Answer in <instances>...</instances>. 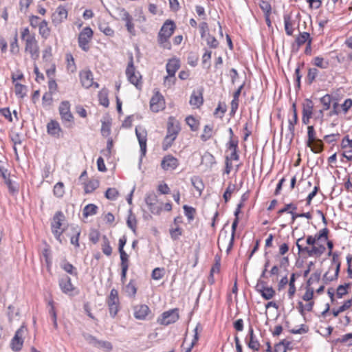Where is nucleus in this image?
I'll return each instance as SVG.
<instances>
[{
  "instance_id": "obj_3",
  "label": "nucleus",
  "mask_w": 352,
  "mask_h": 352,
  "mask_svg": "<svg viewBox=\"0 0 352 352\" xmlns=\"http://www.w3.org/2000/svg\"><path fill=\"white\" fill-rule=\"evenodd\" d=\"M303 238H300L296 241V246L299 253H306L309 256L320 257L326 250L323 244L317 243L311 247L303 246L301 242Z\"/></svg>"
},
{
  "instance_id": "obj_11",
  "label": "nucleus",
  "mask_w": 352,
  "mask_h": 352,
  "mask_svg": "<svg viewBox=\"0 0 352 352\" xmlns=\"http://www.w3.org/2000/svg\"><path fill=\"white\" fill-rule=\"evenodd\" d=\"M25 328L21 326L15 332L14 336L11 340L10 346L14 351H19L23 344V335L25 332Z\"/></svg>"
},
{
  "instance_id": "obj_24",
  "label": "nucleus",
  "mask_w": 352,
  "mask_h": 352,
  "mask_svg": "<svg viewBox=\"0 0 352 352\" xmlns=\"http://www.w3.org/2000/svg\"><path fill=\"white\" fill-rule=\"evenodd\" d=\"M179 66L180 65L178 60H170L168 63L166 64V72L168 74L172 76H175V72L179 68Z\"/></svg>"
},
{
  "instance_id": "obj_31",
  "label": "nucleus",
  "mask_w": 352,
  "mask_h": 352,
  "mask_svg": "<svg viewBox=\"0 0 352 352\" xmlns=\"http://www.w3.org/2000/svg\"><path fill=\"white\" fill-rule=\"evenodd\" d=\"M71 229L73 231V235L70 237L71 243L76 247H78V239L80 233V230L77 226H72Z\"/></svg>"
},
{
  "instance_id": "obj_60",
  "label": "nucleus",
  "mask_w": 352,
  "mask_h": 352,
  "mask_svg": "<svg viewBox=\"0 0 352 352\" xmlns=\"http://www.w3.org/2000/svg\"><path fill=\"white\" fill-rule=\"evenodd\" d=\"M111 132V125L109 122H103L102 123L101 133L103 136H108Z\"/></svg>"
},
{
  "instance_id": "obj_13",
  "label": "nucleus",
  "mask_w": 352,
  "mask_h": 352,
  "mask_svg": "<svg viewBox=\"0 0 352 352\" xmlns=\"http://www.w3.org/2000/svg\"><path fill=\"white\" fill-rule=\"evenodd\" d=\"M177 309H170L164 311L158 319V322L163 325H168L175 322L179 318Z\"/></svg>"
},
{
  "instance_id": "obj_47",
  "label": "nucleus",
  "mask_w": 352,
  "mask_h": 352,
  "mask_svg": "<svg viewBox=\"0 0 352 352\" xmlns=\"http://www.w3.org/2000/svg\"><path fill=\"white\" fill-rule=\"evenodd\" d=\"M99 186V182L97 180L90 181L85 186V192L91 193Z\"/></svg>"
},
{
  "instance_id": "obj_16",
  "label": "nucleus",
  "mask_w": 352,
  "mask_h": 352,
  "mask_svg": "<svg viewBox=\"0 0 352 352\" xmlns=\"http://www.w3.org/2000/svg\"><path fill=\"white\" fill-rule=\"evenodd\" d=\"M59 113L63 121L72 122L74 117L70 111V104L68 101H63L58 108Z\"/></svg>"
},
{
  "instance_id": "obj_26",
  "label": "nucleus",
  "mask_w": 352,
  "mask_h": 352,
  "mask_svg": "<svg viewBox=\"0 0 352 352\" xmlns=\"http://www.w3.org/2000/svg\"><path fill=\"white\" fill-rule=\"evenodd\" d=\"M314 104L311 100L307 99L302 104V116L312 117Z\"/></svg>"
},
{
  "instance_id": "obj_61",
  "label": "nucleus",
  "mask_w": 352,
  "mask_h": 352,
  "mask_svg": "<svg viewBox=\"0 0 352 352\" xmlns=\"http://www.w3.org/2000/svg\"><path fill=\"white\" fill-rule=\"evenodd\" d=\"M120 254L121 266L129 267V256L124 250L119 251Z\"/></svg>"
},
{
  "instance_id": "obj_14",
  "label": "nucleus",
  "mask_w": 352,
  "mask_h": 352,
  "mask_svg": "<svg viewBox=\"0 0 352 352\" xmlns=\"http://www.w3.org/2000/svg\"><path fill=\"white\" fill-rule=\"evenodd\" d=\"M150 107L152 111L159 112L165 108V102L163 96L157 92L151 99Z\"/></svg>"
},
{
  "instance_id": "obj_52",
  "label": "nucleus",
  "mask_w": 352,
  "mask_h": 352,
  "mask_svg": "<svg viewBox=\"0 0 352 352\" xmlns=\"http://www.w3.org/2000/svg\"><path fill=\"white\" fill-rule=\"evenodd\" d=\"M118 196V191L115 188H109L106 190L105 197L110 200H115Z\"/></svg>"
},
{
  "instance_id": "obj_36",
  "label": "nucleus",
  "mask_w": 352,
  "mask_h": 352,
  "mask_svg": "<svg viewBox=\"0 0 352 352\" xmlns=\"http://www.w3.org/2000/svg\"><path fill=\"white\" fill-rule=\"evenodd\" d=\"M328 232L329 230L327 228H323L319 231V232L316 233L314 237L316 243H319L320 241L324 240L326 241L328 239Z\"/></svg>"
},
{
  "instance_id": "obj_1",
  "label": "nucleus",
  "mask_w": 352,
  "mask_h": 352,
  "mask_svg": "<svg viewBox=\"0 0 352 352\" xmlns=\"http://www.w3.org/2000/svg\"><path fill=\"white\" fill-rule=\"evenodd\" d=\"M179 131L180 126L179 122L174 118L170 117L168 121L167 134L163 142L162 147L164 150H167L172 146Z\"/></svg>"
},
{
  "instance_id": "obj_23",
  "label": "nucleus",
  "mask_w": 352,
  "mask_h": 352,
  "mask_svg": "<svg viewBox=\"0 0 352 352\" xmlns=\"http://www.w3.org/2000/svg\"><path fill=\"white\" fill-rule=\"evenodd\" d=\"M306 42L308 43L309 48L310 49V45L311 43V38L310 37V34L307 32L300 33L299 35L296 38V43L297 44L298 47L305 44Z\"/></svg>"
},
{
  "instance_id": "obj_33",
  "label": "nucleus",
  "mask_w": 352,
  "mask_h": 352,
  "mask_svg": "<svg viewBox=\"0 0 352 352\" xmlns=\"http://www.w3.org/2000/svg\"><path fill=\"white\" fill-rule=\"evenodd\" d=\"M118 302V292L116 289H113L111 290L109 298H108V304L109 306H114L116 305Z\"/></svg>"
},
{
  "instance_id": "obj_49",
  "label": "nucleus",
  "mask_w": 352,
  "mask_h": 352,
  "mask_svg": "<svg viewBox=\"0 0 352 352\" xmlns=\"http://www.w3.org/2000/svg\"><path fill=\"white\" fill-rule=\"evenodd\" d=\"M307 145H309L313 141H316V131L314 130V126H308L307 127Z\"/></svg>"
},
{
  "instance_id": "obj_57",
  "label": "nucleus",
  "mask_w": 352,
  "mask_h": 352,
  "mask_svg": "<svg viewBox=\"0 0 352 352\" xmlns=\"http://www.w3.org/2000/svg\"><path fill=\"white\" fill-rule=\"evenodd\" d=\"M99 100L100 103L104 107L109 106V100L107 95V93L104 91H102L99 93Z\"/></svg>"
},
{
  "instance_id": "obj_29",
  "label": "nucleus",
  "mask_w": 352,
  "mask_h": 352,
  "mask_svg": "<svg viewBox=\"0 0 352 352\" xmlns=\"http://www.w3.org/2000/svg\"><path fill=\"white\" fill-rule=\"evenodd\" d=\"M60 267L65 271L67 273L73 275L77 276L78 272L76 267H74L71 263H68L66 261H63L60 264Z\"/></svg>"
},
{
  "instance_id": "obj_62",
  "label": "nucleus",
  "mask_w": 352,
  "mask_h": 352,
  "mask_svg": "<svg viewBox=\"0 0 352 352\" xmlns=\"http://www.w3.org/2000/svg\"><path fill=\"white\" fill-rule=\"evenodd\" d=\"M182 230L179 227L170 230V236L173 240H177L182 235Z\"/></svg>"
},
{
  "instance_id": "obj_17",
  "label": "nucleus",
  "mask_w": 352,
  "mask_h": 352,
  "mask_svg": "<svg viewBox=\"0 0 352 352\" xmlns=\"http://www.w3.org/2000/svg\"><path fill=\"white\" fill-rule=\"evenodd\" d=\"M80 79L82 85L86 89H88L93 85H94L96 87H98V84L94 82L93 74L89 70H84L80 72Z\"/></svg>"
},
{
  "instance_id": "obj_32",
  "label": "nucleus",
  "mask_w": 352,
  "mask_h": 352,
  "mask_svg": "<svg viewBox=\"0 0 352 352\" xmlns=\"http://www.w3.org/2000/svg\"><path fill=\"white\" fill-rule=\"evenodd\" d=\"M98 210V207L94 204H88L83 209V216L87 217L89 216H92L96 214Z\"/></svg>"
},
{
  "instance_id": "obj_30",
  "label": "nucleus",
  "mask_w": 352,
  "mask_h": 352,
  "mask_svg": "<svg viewBox=\"0 0 352 352\" xmlns=\"http://www.w3.org/2000/svg\"><path fill=\"white\" fill-rule=\"evenodd\" d=\"M191 182L192 186L199 192V195H200L204 188V185L201 179L199 177L195 176L191 178Z\"/></svg>"
},
{
  "instance_id": "obj_55",
  "label": "nucleus",
  "mask_w": 352,
  "mask_h": 352,
  "mask_svg": "<svg viewBox=\"0 0 352 352\" xmlns=\"http://www.w3.org/2000/svg\"><path fill=\"white\" fill-rule=\"evenodd\" d=\"M183 208L184 210V214L187 217V218L190 220L193 219L195 213V209L187 205H184L183 206Z\"/></svg>"
},
{
  "instance_id": "obj_50",
  "label": "nucleus",
  "mask_w": 352,
  "mask_h": 352,
  "mask_svg": "<svg viewBox=\"0 0 352 352\" xmlns=\"http://www.w3.org/2000/svg\"><path fill=\"white\" fill-rule=\"evenodd\" d=\"M262 296L266 300L272 298L274 294V291L272 287H263L260 289Z\"/></svg>"
},
{
  "instance_id": "obj_27",
  "label": "nucleus",
  "mask_w": 352,
  "mask_h": 352,
  "mask_svg": "<svg viewBox=\"0 0 352 352\" xmlns=\"http://www.w3.org/2000/svg\"><path fill=\"white\" fill-rule=\"evenodd\" d=\"M197 340H198V336H197V328H196L195 329L194 339L190 342L188 343L187 338H184V340L182 345L183 349L186 352H190L193 346L197 342Z\"/></svg>"
},
{
  "instance_id": "obj_44",
  "label": "nucleus",
  "mask_w": 352,
  "mask_h": 352,
  "mask_svg": "<svg viewBox=\"0 0 352 352\" xmlns=\"http://www.w3.org/2000/svg\"><path fill=\"white\" fill-rule=\"evenodd\" d=\"M285 30L287 35H292L294 32L293 25L291 21L290 17L288 16H284Z\"/></svg>"
},
{
  "instance_id": "obj_39",
  "label": "nucleus",
  "mask_w": 352,
  "mask_h": 352,
  "mask_svg": "<svg viewBox=\"0 0 352 352\" xmlns=\"http://www.w3.org/2000/svg\"><path fill=\"white\" fill-rule=\"evenodd\" d=\"M65 194L64 184L63 182H58L54 186V195L60 198Z\"/></svg>"
},
{
  "instance_id": "obj_45",
  "label": "nucleus",
  "mask_w": 352,
  "mask_h": 352,
  "mask_svg": "<svg viewBox=\"0 0 352 352\" xmlns=\"http://www.w3.org/2000/svg\"><path fill=\"white\" fill-rule=\"evenodd\" d=\"M126 223L128 227L131 228L133 232H135L137 227V221L135 215H133L131 212L128 216Z\"/></svg>"
},
{
  "instance_id": "obj_59",
  "label": "nucleus",
  "mask_w": 352,
  "mask_h": 352,
  "mask_svg": "<svg viewBox=\"0 0 352 352\" xmlns=\"http://www.w3.org/2000/svg\"><path fill=\"white\" fill-rule=\"evenodd\" d=\"M164 276V270L157 267L153 270L152 272V278L154 280H160Z\"/></svg>"
},
{
  "instance_id": "obj_48",
  "label": "nucleus",
  "mask_w": 352,
  "mask_h": 352,
  "mask_svg": "<svg viewBox=\"0 0 352 352\" xmlns=\"http://www.w3.org/2000/svg\"><path fill=\"white\" fill-rule=\"evenodd\" d=\"M314 64L320 68L326 69L329 66V62L327 60H324L323 58L317 56L314 59Z\"/></svg>"
},
{
  "instance_id": "obj_25",
  "label": "nucleus",
  "mask_w": 352,
  "mask_h": 352,
  "mask_svg": "<svg viewBox=\"0 0 352 352\" xmlns=\"http://www.w3.org/2000/svg\"><path fill=\"white\" fill-rule=\"evenodd\" d=\"M38 32L43 38H47L50 36V29L48 27V23L45 20L41 21L39 23Z\"/></svg>"
},
{
  "instance_id": "obj_46",
  "label": "nucleus",
  "mask_w": 352,
  "mask_h": 352,
  "mask_svg": "<svg viewBox=\"0 0 352 352\" xmlns=\"http://www.w3.org/2000/svg\"><path fill=\"white\" fill-rule=\"evenodd\" d=\"M186 124L190 126V129L196 131L199 128V123L197 120L192 116H188L186 118Z\"/></svg>"
},
{
  "instance_id": "obj_18",
  "label": "nucleus",
  "mask_w": 352,
  "mask_h": 352,
  "mask_svg": "<svg viewBox=\"0 0 352 352\" xmlns=\"http://www.w3.org/2000/svg\"><path fill=\"white\" fill-rule=\"evenodd\" d=\"M178 165L177 159L170 155L164 156L161 162V166L164 170H173Z\"/></svg>"
},
{
  "instance_id": "obj_28",
  "label": "nucleus",
  "mask_w": 352,
  "mask_h": 352,
  "mask_svg": "<svg viewBox=\"0 0 352 352\" xmlns=\"http://www.w3.org/2000/svg\"><path fill=\"white\" fill-rule=\"evenodd\" d=\"M124 293L129 297H133L137 292V287L133 280L130 282L124 288Z\"/></svg>"
},
{
  "instance_id": "obj_40",
  "label": "nucleus",
  "mask_w": 352,
  "mask_h": 352,
  "mask_svg": "<svg viewBox=\"0 0 352 352\" xmlns=\"http://www.w3.org/2000/svg\"><path fill=\"white\" fill-rule=\"evenodd\" d=\"M212 136V127L210 125H206L204 126L203 133L201 135V139L206 142Z\"/></svg>"
},
{
  "instance_id": "obj_7",
  "label": "nucleus",
  "mask_w": 352,
  "mask_h": 352,
  "mask_svg": "<svg viewBox=\"0 0 352 352\" xmlns=\"http://www.w3.org/2000/svg\"><path fill=\"white\" fill-rule=\"evenodd\" d=\"M234 237L233 234H230L227 230H222L218 239L219 248L226 249L228 253L233 246Z\"/></svg>"
},
{
  "instance_id": "obj_12",
  "label": "nucleus",
  "mask_w": 352,
  "mask_h": 352,
  "mask_svg": "<svg viewBox=\"0 0 352 352\" xmlns=\"http://www.w3.org/2000/svg\"><path fill=\"white\" fill-rule=\"evenodd\" d=\"M58 283L61 291L64 294L72 296L77 293V289L72 283L71 278L69 276H63L59 279Z\"/></svg>"
},
{
  "instance_id": "obj_64",
  "label": "nucleus",
  "mask_w": 352,
  "mask_h": 352,
  "mask_svg": "<svg viewBox=\"0 0 352 352\" xmlns=\"http://www.w3.org/2000/svg\"><path fill=\"white\" fill-rule=\"evenodd\" d=\"M261 10L266 14H269L271 12V6L266 1H261L260 3Z\"/></svg>"
},
{
  "instance_id": "obj_35",
  "label": "nucleus",
  "mask_w": 352,
  "mask_h": 352,
  "mask_svg": "<svg viewBox=\"0 0 352 352\" xmlns=\"http://www.w3.org/2000/svg\"><path fill=\"white\" fill-rule=\"evenodd\" d=\"M328 232L329 230L327 228H323L319 231V232L316 233L314 237L316 243H319L320 241L324 240L326 241L328 239Z\"/></svg>"
},
{
  "instance_id": "obj_43",
  "label": "nucleus",
  "mask_w": 352,
  "mask_h": 352,
  "mask_svg": "<svg viewBox=\"0 0 352 352\" xmlns=\"http://www.w3.org/2000/svg\"><path fill=\"white\" fill-rule=\"evenodd\" d=\"M14 92L16 96L22 98L26 94V87L20 83H16L14 87Z\"/></svg>"
},
{
  "instance_id": "obj_9",
  "label": "nucleus",
  "mask_w": 352,
  "mask_h": 352,
  "mask_svg": "<svg viewBox=\"0 0 352 352\" xmlns=\"http://www.w3.org/2000/svg\"><path fill=\"white\" fill-rule=\"evenodd\" d=\"M157 197L155 192H151L146 195L145 202L150 212L153 214H160L162 208L157 205Z\"/></svg>"
},
{
  "instance_id": "obj_10",
  "label": "nucleus",
  "mask_w": 352,
  "mask_h": 352,
  "mask_svg": "<svg viewBox=\"0 0 352 352\" xmlns=\"http://www.w3.org/2000/svg\"><path fill=\"white\" fill-rule=\"evenodd\" d=\"M135 135L138 140L141 151V157L140 160V165L142 157L144 156L146 153L147 132L144 128L138 126L135 127Z\"/></svg>"
},
{
  "instance_id": "obj_5",
  "label": "nucleus",
  "mask_w": 352,
  "mask_h": 352,
  "mask_svg": "<svg viewBox=\"0 0 352 352\" xmlns=\"http://www.w3.org/2000/svg\"><path fill=\"white\" fill-rule=\"evenodd\" d=\"M65 219V216L62 212H57L53 217L52 222V230L54 233L56 239L62 243L61 234L63 232V229L61 228L62 222Z\"/></svg>"
},
{
  "instance_id": "obj_2",
  "label": "nucleus",
  "mask_w": 352,
  "mask_h": 352,
  "mask_svg": "<svg viewBox=\"0 0 352 352\" xmlns=\"http://www.w3.org/2000/svg\"><path fill=\"white\" fill-rule=\"evenodd\" d=\"M175 25L172 21L167 20L161 28L158 34V43L164 48H170L169 38L172 36Z\"/></svg>"
},
{
  "instance_id": "obj_20",
  "label": "nucleus",
  "mask_w": 352,
  "mask_h": 352,
  "mask_svg": "<svg viewBox=\"0 0 352 352\" xmlns=\"http://www.w3.org/2000/svg\"><path fill=\"white\" fill-rule=\"evenodd\" d=\"M342 146L344 149L342 155L348 160H352V139L350 140L347 136L344 138L342 141Z\"/></svg>"
},
{
  "instance_id": "obj_22",
  "label": "nucleus",
  "mask_w": 352,
  "mask_h": 352,
  "mask_svg": "<svg viewBox=\"0 0 352 352\" xmlns=\"http://www.w3.org/2000/svg\"><path fill=\"white\" fill-rule=\"evenodd\" d=\"M249 336H250V341L248 342V346L254 351H258L260 349L261 345H260L258 340H257V338H256V336L254 333V330H253L252 327H250L249 329Z\"/></svg>"
},
{
  "instance_id": "obj_8",
  "label": "nucleus",
  "mask_w": 352,
  "mask_h": 352,
  "mask_svg": "<svg viewBox=\"0 0 352 352\" xmlns=\"http://www.w3.org/2000/svg\"><path fill=\"white\" fill-rule=\"evenodd\" d=\"M93 36V31L89 27L82 29L78 35V45L85 52L89 49V43Z\"/></svg>"
},
{
  "instance_id": "obj_42",
  "label": "nucleus",
  "mask_w": 352,
  "mask_h": 352,
  "mask_svg": "<svg viewBox=\"0 0 352 352\" xmlns=\"http://www.w3.org/2000/svg\"><path fill=\"white\" fill-rule=\"evenodd\" d=\"M336 342L345 344L347 346H352V333L343 335L336 340Z\"/></svg>"
},
{
  "instance_id": "obj_56",
  "label": "nucleus",
  "mask_w": 352,
  "mask_h": 352,
  "mask_svg": "<svg viewBox=\"0 0 352 352\" xmlns=\"http://www.w3.org/2000/svg\"><path fill=\"white\" fill-rule=\"evenodd\" d=\"M297 121H298L297 112H295L293 114V118L289 120L288 129L290 131L292 136L294 135L295 124L297 123Z\"/></svg>"
},
{
  "instance_id": "obj_41",
  "label": "nucleus",
  "mask_w": 352,
  "mask_h": 352,
  "mask_svg": "<svg viewBox=\"0 0 352 352\" xmlns=\"http://www.w3.org/2000/svg\"><path fill=\"white\" fill-rule=\"evenodd\" d=\"M102 250V252L107 256H110L112 253V248L109 244L108 239L106 236L103 237Z\"/></svg>"
},
{
  "instance_id": "obj_51",
  "label": "nucleus",
  "mask_w": 352,
  "mask_h": 352,
  "mask_svg": "<svg viewBox=\"0 0 352 352\" xmlns=\"http://www.w3.org/2000/svg\"><path fill=\"white\" fill-rule=\"evenodd\" d=\"M150 309H136L134 316L139 320H144L150 314Z\"/></svg>"
},
{
  "instance_id": "obj_37",
  "label": "nucleus",
  "mask_w": 352,
  "mask_h": 352,
  "mask_svg": "<svg viewBox=\"0 0 352 352\" xmlns=\"http://www.w3.org/2000/svg\"><path fill=\"white\" fill-rule=\"evenodd\" d=\"M328 232L329 230L327 228H323L319 231V232L316 233L314 237L316 243H319L320 241L324 240L326 241L328 239Z\"/></svg>"
},
{
  "instance_id": "obj_19",
  "label": "nucleus",
  "mask_w": 352,
  "mask_h": 352,
  "mask_svg": "<svg viewBox=\"0 0 352 352\" xmlns=\"http://www.w3.org/2000/svg\"><path fill=\"white\" fill-rule=\"evenodd\" d=\"M47 131L49 135L54 138H60L62 135V129L59 123L56 120H51L47 124Z\"/></svg>"
},
{
  "instance_id": "obj_4",
  "label": "nucleus",
  "mask_w": 352,
  "mask_h": 352,
  "mask_svg": "<svg viewBox=\"0 0 352 352\" xmlns=\"http://www.w3.org/2000/svg\"><path fill=\"white\" fill-rule=\"evenodd\" d=\"M126 76L128 80L137 88L141 85L142 76L138 71H137L133 64V57L131 54L129 56V62L126 69Z\"/></svg>"
},
{
  "instance_id": "obj_38",
  "label": "nucleus",
  "mask_w": 352,
  "mask_h": 352,
  "mask_svg": "<svg viewBox=\"0 0 352 352\" xmlns=\"http://www.w3.org/2000/svg\"><path fill=\"white\" fill-rule=\"evenodd\" d=\"M307 146L311 148V150L314 153H320L322 151V143L321 140L316 139V141H313L309 145Z\"/></svg>"
},
{
  "instance_id": "obj_53",
  "label": "nucleus",
  "mask_w": 352,
  "mask_h": 352,
  "mask_svg": "<svg viewBox=\"0 0 352 352\" xmlns=\"http://www.w3.org/2000/svg\"><path fill=\"white\" fill-rule=\"evenodd\" d=\"M320 102L323 105V110H327L330 108L331 103V97L329 94H326L320 98Z\"/></svg>"
},
{
  "instance_id": "obj_15",
  "label": "nucleus",
  "mask_w": 352,
  "mask_h": 352,
  "mask_svg": "<svg viewBox=\"0 0 352 352\" xmlns=\"http://www.w3.org/2000/svg\"><path fill=\"white\" fill-rule=\"evenodd\" d=\"M67 10L63 6H58L52 15V23L57 26L63 23L67 17Z\"/></svg>"
},
{
  "instance_id": "obj_63",
  "label": "nucleus",
  "mask_w": 352,
  "mask_h": 352,
  "mask_svg": "<svg viewBox=\"0 0 352 352\" xmlns=\"http://www.w3.org/2000/svg\"><path fill=\"white\" fill-rule=\"evenodd\" d=\"M318 70L316 68H311L309 69L307 78L310 83L315 80L316 77L318 76Z\"/></svg>"
},
{
  "instance_id": "obj_54",
  "label": "nucleus",
  "mask_w": 352,
  "mask_h": 352,
  "mask_svg": "<svg viewBox=\"0 0 352 352\" xmlns=\"http://www.w3.org/2000/svg\"><path fill=\"white\" fill-rule=\"evenodd\" d=\"M340 263L338 262L337 263V265H336V270H335V274L331 276V277H328V274H329V271L330 270L327 272L324 276H323V278L327 280V281H332L334 279H336L338 276V273H339V271H340Z\"/></svg>"
},
{
  "instance_id": "obj_34",
  "label": "nucleus",
  "mask_w": 352,
  "mask_h": 352,
  "mask_svg": "<svg viewBox=\"0 0 352 352\" xmlns=\"http://www.w3.org/2000/svg\"><path fill=\"white\" fill-rule=\"evenodd\" d=\"M99 30L107 36H113L114 31L105 22H100L98 24Z\"/></svg>"
},
{
  "instance_id": "obj_21",
  "label": "nucleus",
  "mask_w": 352,
  "mask_h": 352,
  "mask_svg": "<svg viewBox=\"0 0 352 352\" xmlns=\"http://www.w3.org/2000/svg\"><path fill=\"white\" fill-rule=\"evenodd\" d=\"M204 100L202 93L201 91H194L190 99V104L195 108H199L203 104Z\"/></svg>"
},
{
  "instance_id": "obj_6",
  "label": "nucleus",
  "mask_w": 352,
  "mask_h": 352,
  "mask_svg": "<svg viewBox=\"0 0 352 352\" xmlns=\"http://www.w3.org/2000/svg\"><path fill=\"white\" fill-rule=\"evenodd\" d=\"M25 52L30 54L32 60H36L39 57V47L35 36H29L25 41Z\"/></svg>"
},
{
  "instance_id": "obj_58",
  "label": "nucleus",
  "mask_w": 352,
  "mask_h": 352,
  "mask_svg": "<svg viewBox=\"0 0 352 352\" xmlns=\"http://www.w3.org/2000/svg\"><path fill=\"white\" fill-rule=\"evenodd\" d=\"M125 22V25L126 27V29L128 30V32L132 34V35H135V28H134V24L133 23V18L132 16L131 18H129V19L126 20V21H124Z\"/></svg>"
}]
</instances>
